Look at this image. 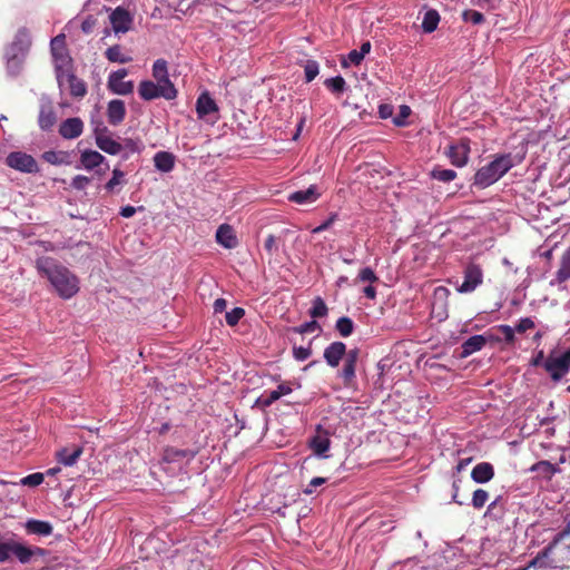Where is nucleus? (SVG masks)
Masks as SVG:
<instances>
[{"label":"nucleus","mask_w":570,"mask_h":570,"mask_svg":"<svg viewBox=\"0 0 570 570\" xmlns=\"http://www.w3.org/2000/svg\"><path fill=\"white\" fill-rule=\"evenodd\" d=\"M363 59H364V56L362 55V52H360L358 50H351L347 55V58H343L341 63H342V67H344V68L348 67V62L351 65L358 66V65H361Z\"/></svg>","instance_id":"obj_52"},{"label":"nucleus","mask_w":570,"mask_h":570,"mask_svg":"<svg viewBox=\"0 0 570 570\" xmlns=\"http://www.w3.org/2000/svg\"><path fill=\"white\" fill-rule=\"evenodd\" d=\"M106 158L98 151L92 149H86L81 153L80 161L85 169L91 170L100 166Z\"/></svg>","instance_id":"obj_31"},{"label":"nucleus","mask_w":570,"mask_h":570,"mask_svg":"<svg viewBox=\"0 0 570 570\" xmlns=\"http://www.w3.org/2000/svg\"><path fill=\"white\" fill-rule=\"evenodd\" d=\"M489 499V493L488 491L483 490V489H476L474 492H473V495H472V507L474 509H481L484 507V504L487 503Z\"/></svg>","instance_id":"obj_48"},{"label":"nucleus","mask_w":570,"mask_h":570,"mask_svg":"<svg viewBox=\"0 0 570 570\" xmlns=\"http://www.w3.org/2000/svg\"><path fill=\"white\" fill-rule=\"evenodd\" d=\"M411 115V108L406 105L400 106L399 114L393 118V124L396 127H404L406 126V119Z\"/></svg>","instance_id":"obj_50"},{"label":"nucleus","mask_w":570,"mask_h":570,"mask_svg":"<svg viewBox=\"0 0 570 570\" xmlns=\"http://www.w3.org/2000/svg\"><path fill=\"white\" fill-rule=\"evenodd\" d=\"M14 541H6L0 543V563L7 562L10 560V557L13 556Z\"/></svg>","instance_id":"obj_51"},{"label":"nucleus","mask_w":570,"mask_h":570,"mask_svg":"<svg viewBox=\"0 0 570 570\" xmlns=\"http://www.w3.org/2000/svg\"><path fill=\"white\" fill-rule=\"evenodd\" d=\"M107 120L111 126L120 125L126 117V106L120 99H112L107 105Z\"/></svg>","instance_id":"obj_22"},{"label":"nucleus","mask_w":570,"mask_h":570,"mask_svg":"<svg viewBox=\"0 0 570 570\" xmlns=\"http://www.w3.org/2000/svg\"><path fill=\"white\" fill-rule=\"evenodd\" d=\"M276 394H274L272 391L265 392L262 394L256 401L254 406H259L262 409H266L271 406L274 402H276Z\"/></svg>","instance_id":"obj_53"},{"label":"nucleus","mask_w":570,"mask_h":570,"mask_svg":"<svg viewBox=\"0 0 570 570\" xmlns=\"http://www.w3.org/2000/svg\"><path fill=\"white\" fill-rule=\"evenodd\" d=\"M312 355L311 344L306 347L304 346H293V357L298 362L306 361Z\"/></svg>","instance_id":"obj_54"},{"label":"nucleus","mask_w":570,"mask_h":570,"mask_svg":"<svg viewBox=\"0 0 570 570\" xmlns=\"http://www.w3.org/2000/svg\"><path fill=\"white\" fill-rule=\"evenodd\" d=\"M462 20L464 22H471L472 24H481L484 22L485 18L476 10L466 9L462 12Z\"/></svg>","instance_id":"obj_45"},{"label":"nucleus","mask_w":570,"mask_h":570,"mask_svg":"<svg viewBox=\"0 0 570 570\" xmlns=\"http://www.w3.org/2000/svg\"><path fill=\"white\" fill-rule=\"evenodd\" d=\"M197 455V451L191 449H176L167 446L164 449L161 463H177L183 460L190 462Z\"/></svg>","instance_id":"obj_16"},{"label":"nucleus","mask_w":570,"mask_h":570,"mask_svg":"<svg viewBox=\"0 0 570 570\" xmlns=\"http://www.w3.org/2000/svg\"><path fill=\"white\" fill-rule=\"evenodd\" d=\"M31 47V36L27 28L18 29L13 41L7 48L6 53H16L20 57H27Z\"/></svg>","instance_id":"obj_11"},{"label":"nucleus","mask_w":570,"mask_h":570,"mask_svg":"<svg viewBox=\"0 0 570 570\" xmlns=\"http://www.w3.org/2000/svg\"><path fill=\"white\" fill-rule=\"evenodd\" d=\"M544 370L554 382H559L570 371V347L562 353L552 352L543 363Z\"/></svg>","instance_id":"obj_3"},{"label":"nucleus","mask_w":570,"mask_h":570,"mask_svg":"<svg viewBox=\"0 0 570 570\" xmlns=\"http://www.w3.org/2000/svg\"><path fill=\"white\" fill-rule=\"evenodd\" d=\"M327 306L324 299L320 296L315 297L312 303V307L309 309V315L315 318L324 317L327 315Z\"/></svg>","instance_id":"obj_42"},{"label":"nucleus","mask_w":570,"mask_h":570,"mask_svg":"<svg viewBox=\"0 0 570 570\" xmlns=\"http://www.w3.org/2000/svg\"><path fill=\"white\" fill-rule=\"evenodd\" d=\"M570 278V247L562 254L560 267L556 273V277L550 282L551 286L564 283Z\"/></svg>","instance_id":"obj_28"},{"label":"nucleus","mask_w":570,"mask_h":570,"mask_svg":"<svg viewBox=\"0 0 570 570\" xmlns=\"http://www.w3.org/2000/svg\"><path fill=\"white\" fill-rule=\"evenodd\" d=\"M125 174L119 168L112 170V177L106 183L105 188L108 191H112L117 185L124 183Z\"/></svg>","instance_id":"obj_49"},{"label":"nucleus","mask_w":570,"mask_h":570,"mask_svg":"<svg viewBox=\"0 0 570 570\" xmlns=\"http://www.w3.org/2000/svg\"><path fill=\"white\" fill-rule=\"evenodd\" d=\"M325 87L335 95L343 94L347 89L345 79L342 76L328 78L324 82Z\"/></svg>","instance_id":"obj_40"},{"label":"nucleus","mask_w":570,"mask_h":570,"mask_svg":"<svg viewBox=\"0 0 570 570\" xmlns=\"http://www.w3.org/2000/svg\"><path fill=\"white\" fill-rule=\"evenodd\" d=\"M344 356H345L344 362L356 365L358 356H360V350L351 348L350 351H346Z\"/></svg>","instance_id":"obj_64"},{"label":"nucleus","mask_w":570,"mask_h":570,"mask_svg":"<svg viewBox=\"0 0 570 570\" xmlns=\"http://www.w3.org/2000/svg\"><path fill=\"white\" fill-rule=\"evenodd\" d=\"M24 57L17 56L16 53H6L7 71L9 76L17 77L20 75Z\"/></svg>","instance_id":"obj_33"},{"label":"nucleus","mask_w":570,"mask_h":570,"mask_svg":"<svg viewBox=\"0 0 570 570\" xmlns=\"http://www.w3.org/2000/svg\"><path fill=\"white\" fill-rule=\"evenodd\" d=\"M338 377L342 379L344 386H353L356 379V365L344 362L342 370L338 372Z\"/></svg>","instance_id":"obj_36"},{"label":"nucleus","mask_w":570,"mask_h":570,"mask_svg":"<svg viewBox=\"0 0 570 570\" xmlns=\"http://www.w3.org/2000/svg\"><path fill=\"white\" fill-rule=\"evenodd\" d=\"M440 14L435 9H429L423 17L422 29L425 33H432L438 29Z\"/></svg>","instance_id":"obj_34"},{"label":"nucleus","mask_w":570,"mask_h":570,"mask_svg":"<svg viewBox=\"0 0 570 570\" xmlns=\"http://www.w3.org/2000/svg\"><path fill=\"white\" fill-rule=\"evenodd\" d=\"M68 83L70 95L76 98H82L87 94V85L83 80L76 77L73 73H68Z\"/></svg>","instance_id":"obj_35"},{"label":"nucleus","mask_w":570,"mask_h":570,"mask_svg":"<svg viewBox=\"0 0 570 570\" xmlns=\"http://www.w3.org/2000/svg\"><path fill=\"white\" fill-rule=\"evenodd\" d=\"M494 476V468L489 462L478 463L471 471V479L479 484L488 483Z\"/></svg>","instance_id":"obj_25"},{"label":"nucleus","mask_w":570,"mask_h":570,"mask_svg":"<svg viewBox=\"0 0 570 570\" xmlns=\"http://www.w3.org/2000/svg\"><path fill=\"white\" fill-rule=\"evenodd\" d=\"M346 353V345L341 341H335L325 347L323 357L328 366L336 367Z\"/></svg>","instance_id":"obj_19"},{"label":"nucleus","mask_w":570,"mask_h":570,"mask_svg":"<svg viewBox=\"0 0 570 570\" xmlns=\"http://www.w3.org/2000/svg\"><path fill=\"white\" fill-rule=\"evenodd\" d=\"M24 529L28 534L39 537H49L53 531V527L49 521L38 519H28L24 523Z\"/></svg>","instance_id":"obj_24"},{"label":"nucleus","mask_w":570,"mask_h":570,"mask_svg":"<svg viewBox=\"0 0 570 570\" xmlns=\"http://www.w3.org/2000/svg\"><path fill=\"white\" fill-rule=\"evenodd\" d=\"M500 0H472V4L481 9H495Z\"/></svg>","instance_id":"obj_62"},{"label":"nucleus","mask_w":570,"mask_h":570,"mask_svg":"<svg viewBox=\"0 0 570 570\" xmlns=\"http://www.w3.org/2000/svg\"><path fill=\"white\" fill-rule=\"evenodd\" d=\"M218 106L208 91L202 92L196 100V112L199 119L214 124L218 119Z\"/></svg>","instance_id":"obj_8"},{"label":"nucleus","mask_w":570,"mask_h":570,"mask_svg":"<svg viewBox=\"0 0 570 570\" xmlns=\"http://www.w3.org/2000/svg\"><path fill=\"white\" fill-rule=\"evenodd\" d=\"M431 177L442 183H450L456 178V171L436 166L432 169Z\"/></svg>","instance_id":"obj_41"},{"label":"nucleus","mask_w":570,"mask_h":570,"mask_svg":"<svg viewBox=\"0 0 570 570\" xmlns=\"http://www.w3.org/2000/svg\"><path fill=\"white\" fill-rule=\"evenodd\" d=\"M497 330L503 334L504 342L507 344L514 343L515 340V330L507 324H500L497 326Z\"/></svg>","instance_id":"obj_57"},{"label":"nucleus","mask_w":570,"mask_h":570,"mask_svg":"<svg viewBox=\"0 0 570 570\" xmlns=\"http://www.w3.org/2000/svg\"><path fill=\"white\" fill-rule=\"evenodd\" d=\"M57 121V116L53 110L52 100L46 94L40 97V110L38 116V125L41 130L49 131L52 129Z\"/></svg>","instance_id":"obj_10"},{"label":"nucleus","mask_w":570,"mask_h":570,"mask_svg":"<svg viewBox=\"0 0 570 570\" xmlns=\"http://www.w3.org/2000/svg\"><path fill=\"white\" fill-rule=\"evenodd\" d=\"M524 146L515 153L497 154L493 159L479 168L473 177V186L485 189L499 181L511 168L520 165L525 158Z\"/></svg>","instance_id":"obj_2"},{"label":"nucleus","mask_w":570,"mask_h":570,"mask_svg":"<svg viewBox=\"0 0 570 570\" xmlns=\"http://www.w3.org/2000/svg\"><path fill=\"white\" fill-rule=\"evenodd\" d=\"M559 543H554V539L541 551L537 554V557H534L528 564V567H525L527 569L528 568H537V569H547V568H552L553 566L548 563V559L549 557L551 556L553 549L558 546Z\"/></svg>","instance_id":"obj_27"},{"label":"nucleus","mask_w":570,"mask_h":570,"mask_svg":"<svg viewBox=\"0 0 570 570\" xmlns=\"http://www.w3.org/2000/svg\"><path fill=\"white\" fill-rule=\"evenodd\" d=\"M90 183V178L83 175H77L72 178L70 186L76 190H83Z\"/></svg>","instance_id":"obj_60"},{"label":"nucleus","mask_w":570,"mask_h":570,"mask_svg":"<svg viewBox=\"0 0 570 570\" xmlns=\"http://www.w3.org/2000/svg\"><path fill=\"white\" fill-rule=\"evenodd\" d=\"M245 311L242 307H234L229 312H226L225 320L227 325L235 326L244 317Z\"/></svg>","instance_id":"obj_44"},{"label":"nucleus","mask_w":570,"mask_h":570,"mask_svg":"<svg viewBox=\"0 0 570 570\" xmlns=\"http://www.w3.org/2000/svg\"><path fill=\"white\" fill-rule=\"evenodd\" d=\"M531 472H535L540 478L550 480L554 474L560 472V469L550 461H539L530 468Z\"/></svg>","instance_id":"obj_32"},{"label":"nucleus","mask_w":570,"mask_h":570,"mask_svg":"<svg viewBox=\"0 0 570 570\" xmlns=\"http://www.w3.org/2000/svg\"><path fill=\"white\" fill-rule=\"evenodd\" d=\"M138 95L142 100L150 101L157 98L173 100L177 97V89H169L166 86L151 80H142L138 86Z\"/></svg>","instance_id":"obj_4"},{"label":"nucleus","mask_w":570,"mask_h":570,"mask_svg":"<svg viewBox=\"0 0 570 570\" xmlns=\"http://www.w3.org/2000/svg\"><path fill=\"white\" fill-rule=\"evenodd\" d=\"M308 445L313 453L322 459H327L326 454L331 446V440L328 433L322 430L321 425H317V434L309 439Z\"/></svg>","instance_id":"obj_13"},{"label":"nucleus","mask_w":570,"mask_h":570,"mask_svg":"<svg viewBox=\"0 0 570 570\" xmlns=\"http://www.w3.org/2000/svg\"><path fill=\"white\" fill-rule=\"evenodd\" d=\"M35 267L46 278L53 292L62 299H70L80 291L79 277L67 266L51 256H40Z\"/></svg>","instance_id":"obj_1"},{"label":"nucleus","mask_w":570,"mask_h":570,"mask_svg":"<svg viewBox=\"0 0 570 570\" xmlns=\"http://www.w3.org/2000/svg\"><path fill=\"white\" fill-rule=\"evenodd\" d=\"M153 159L158 171L170 173L175 167V156L169 151H157Z\"/></svg>","instance_id":"obj_29"},{"label":"nucleus","mask_w":570,"mask_h":570,"mask_svg":"<svg viewBox=\"0 0 570 570\" xmlns=\"http://www.w3.org/2000/svg\"><path fill=\"white\" fill-rule=\"evenodd\" d=\"M110 23L116 33H125L130 29L132 18L128 10L122 7H117L111 11Z\"/></svg>","instance_id":"obj_14"},{"label":"nucleus","mask_w":570,"mask_h":570,"mask_svg":"<svg viewBox=\"0 0 570 570\" xmlns=\"http://www.w3.org/2000/svg\"><path fill=\"white\" fill-rule=\"evenodd\" d=\"M83 131V121L79 117L63 120L59 126V135L65 139H76Z\"/></svg>","instance_id":"obj_17"},{"label":"nucleus","mask_w":570,"mask_h":570,"mask_svg":"<svg viewBox=\"0 0 570 570\" xmlns=\"http://www.w3.org/2000/svg\"><path fill=\"white\" fill-rule=\"evenodd\" d=\"M128 76V70L126 68L118 69L112 71L108 76L107 87L108 90L115 95L126 96L130 95L134 91V81L124 80Z\"/></svg>","instance_id":"obj_6"},{"label":"nucleus","mask_w":570,"mask_h":570,"mask_svg":"<svg viewBox=\"0 0 570 570\" xmlns=\"http://www.w3.org/2000/svg\"><path fill=\"white\" fill-rule=\"evenodd\" d=\"M355 282H362V283L367 282L370 284H373V283L379 282V276L375 274V272L371 267H364L358 272Z\"/></svg>","instance_id":"obj_47"},{"label":"nucleus","mask_w":570,"mask_h":570,"mask_svg":"<svg viewBox=\"0 0 570 570\" xmlns=\"http://www.w3.org/2000/svg\"><path fill=\"white\" fill-rule=\"evenodd\" d=\"M318 328H320V326H318V323L316 322V320H312V321L304 322L303 324H301L298 326L293 327L292 331L297 334H306V333H312Z\"/></svg>","instance_id":"obj_55"},{"label":"nucleus","mask_w":570,"mask_h":570,"mask_svg":"<svg viewBox=\"0 0 570 570\" xmlns=\"http://www.w3.org/2000/svg\"><path fill=\"white\" fill-rule=\"evenodd\" d=\"M355 328V324L353 320L348 316L340 317L335 323V330L340 333L342 337H348L353 334Z\"/></svg>","instance_id":"obj_39"},{"label":"nucleus","mask_w":570,"mask_h":570,"mask_svg":"<svg viewBox=\"0 0 570 570\" xmlns=\"http://www.w3.org/2000/svg\"><path fill=\"white\" fill-rule=\"evenodd\" d=\"M47 551L43 548L27 547L23 543L14 541L13 556L22 564L29 563L35 556L45 557Z\"/></svg>","instance_id":"obj_18"},{"label":"nucleus","mask_w":570,"mask_h":570,"mask_svg":"<svg viewBox=\"0 0 570 570\" xmlns=\"http://www.w3.org/2000/svg\"><path fill=\"white\" fill-rule=\"evenodd\" d=\"M65 40H66L65 35L60 33V35L56 36L55 38H52L50 41L51 55H52V58L56 63L57 79L59 82H60V77H61V73H60L61 69L63 67L68 66L70 62V57L67 53Z\"/></svg>","instance_id":"obj_7"},{"label":"nucleus","mask_w":570,"mask_h":570,"mask_svg":"<svg viewBox=\"0 0 570 570\" xmlns=\"http://www.w3.org/2000/svg\"><path fill=\"white\" fill-rule=\"evenodd\" d=\"M463 276V283L458 287L460 293L473 292L483 281L482 268L475 263H469L464 267Z\"/></svg>","instance_id":"obj_9"},{"label":"nucleus","mask_w":570,"mask_h":570,"mask_svg":"<svg viewBox=\"0 0 570 570\" xmlns=\"http://www.w3.org/2000/svg\"><path fill=\"white\" fill-rule=\"evenodd\" d=\"M105 56L110 62L128 63L132 60L130 56L122 53L121 47L119 45L109 47L106 50Z\"/></svg>","instance_id":"obj_37"},{"label":"nucleus","mask_w":570,"mask_h":570,"mask_svg":"<svg viewBox=\"0 0 570 570\" xmlns=\"http://www.w3.org/2000/svg\"><path fill=\"white\" fill-rule=\"evenodd\" d=\"M487 344V337L481 334H475L465 340L461 345V357H468L475 352L481 351Z\"/></svg>","instance_id":"obj_26"},{"label":"nucleus","mask_w":570,"mask_h":570,"mask_svg":"<svg viewBox=\"0 0 570 570\" xmlns=\"http://www.w3.org/2000/svg\"><path fill=\"white\" fill-rule=\"evenodd\" d=\"M470 145L468 140H460L449 146L446 156L452 165L463 167L468 164Z\"/></svg>","instance_id":"obj_12"},{"label":"nucleus","mask_w":570,"mask_h":570,"mask_svg":"<svg viewBox=\"0 0 570 570\" xmlns=\"http://www.w3.org/2000/svg\"><path fill=\"white\" fill-rule=\"evenodd\" d=\"M321 196L316 185H311L307 189L296 190L287 196L288 202L298 205L315 203Z\"/></svg>","instance_id":"obj_21"},{"label":"nucleus","mask_w":570,"mask_h":570,"mask_svg":"<svg viewBox=\"0 0 570 570\" xmlns=\"http://www.w3.org/2000/svg\"><path fill=\"white\" fill-rule=\"evenodd\" d=\"M151 73L157 82L166 86L169 89H176L175 85L169 78L168 62L165 59L155 60L153 63Z\"/></svg>","instance_id":"obj_23"},{"label":"nucleus","mask_w":570,"mask_h":570,"mask_svg":"<svg viewBox=\"0 0 570 570\" xmlns=\"http://www.w3.org/2000/svg\"><path fill=\"white\" fill-rule=\"evenodd\" d=\"M6 165L14 170L24 174L39 173L37 160L29 154L23 151H11L6 157Z\"/></svg>","instance_id":"obj_5"},{"label":"nucleus","mask_w":570,"mask_h":570,"mask_svg":"<svg viewBox=\"0 0 570 570\" xmlns=\"http://www.w3.org/2000/svg\"><path fill=\"white\" fill-rule=\"evenodd\" d=\"M43 482V474L40 472L31 473L20 480L21 485L38 487Z\"/></svg>","instance_id":"obj_56"},{"label":"nucleus","mask_w":570,"mask_h":570,"mask_svg":"<svg viewBox=\"0 0 570 570\" xmlns=\"http://www.w3.org/2000/svg\"><path fill=\"white\" fill-rule=\"evenodd\" d=\"M101 132H97L96 145L102 151L109 155H118L122 151V145L115 140L108 128H101Z\"/></svg>","instance_id":"obj_15"},{"label":"nucleus","mask_w":570,"mask_h":570,"mask_svg":"<svg viewBox=\"0 0 570 570\" xmlns=\"http://www.w3.org/2000/svg\"><path fill=\"white\" fill-rule=\"evenodd\" d=\"M216 242L226 249L237 247L238 239L234 228L228 224H222L216 230Z\"/></svg>","instance_id":"obj_20"},{"label":"nucleus","mask_w":570,"mask_h":570,"mask_svg":"<svg viewBox=\"0 0 570 570\" xmlns=\"http://www.w3.org/2000/svg\"><path fill=\"white\" fill-rule=\"evenodd\" d=\"M41 157L45 161L56 166L69 164V155L65 151L47 150Z\"/></svg>","instance_id":"obj_38"},{"label":"nucleus","mask_w":570,"mask_h":570,"mask_svg":"<svg viewBox=\"0 0 570 570\" xmlns=\"http://www.w3.org/2000/svg\"><path fill=\"white\" fill-rule=\"evenodd\" d=\"M393 106L389 104H381L379 106V116L382 119H387L393 115Z\"/></svg>","instance_id":"obj_63"},{"label":"nucleus","mask_w":570,"mask_h":570,"mask_svg":"<svg viewBox=\"0 0 570 570\" xmlns=\"http://www.w3.org/2000/svg\"><path fill=\"white\" fill-rule=\"evenodd\" d=\"M338 219L337 213H332L326 220H324L321 225L313 228V234H321L328 229L336 220Z\"/></svg>","instance_id":"obj_59"},{"label":"nucleus","mask_w":570,"mask_h":570,"mask_svg":"<svg viewBox=\"0 0 570 570\" xmlns=\"http://www.w3.org/2000/svg\"><path fill=\"white\" fill-rule=\"evenodd\" d=\"M82 454V448L75 446L73 449L63 448L57 452V460L65 466H72Z\"/></svg>","instance_id":"obj_30"},{"label":"nucleus","mask_w":570,"mask_h":570,"mask_svg":"<svg viewBox=\"0 0 570 570\" xmlns=\"http://www.w3.org/2000/svg\"><path fill=\"white\" fill-rule=\"evenodd\" d=\"M121 145L122 150L134 154H140L145 149V145L140 139L126 138Z\"/></svg>","instance_id":"obj_46"},{"label":"nucleus","mask_w":570,"mask_h":570,"mask_svg":"<svg viewBox=\"0 0 570 570\" xmlns=\"http://www.w3.org/2000/svg\"><path fill=\"white\" fill-rule=\"evenodd\" d=\"M534 326H535L534 322L532 321L531 317H522V318L519 320V322L515 325L514 330L518 333H524L528 330L533 328Z\"/></svg>","instance_id":"obj_61"},{"label":"nucleus","mask_w":570,"mask_h":570,"mask_svg":"<svg viewBox=\"0 0 570 570\" xmlns=\"http://www.w3.org/2000/svg\"><path fill=\"white\" fill-rule=\"evenodd\" d=\"M303 67H304V76H305L306 82L313 81L320 73V65L314 59L306 60L304 62Z\"/></svg>","instance_id":"obj_43"},{"label":"nucleus","mask_w":570,"mask_h":570,"mask_svg":"<svg viewBox=\"0 0 570 570\" xmlns=\"http://www.w3.org/2000/svg\"><path fill=\"white\" fill-rule=\"evenodd\" d=\"M326 481H327L326 478H322V476L313 478L309 481V483L304 488L303 493L306 495L313 494L315 492L316 488L325 484Z\"/></svg>","instance_id":"obj_58"}]
</instances>
